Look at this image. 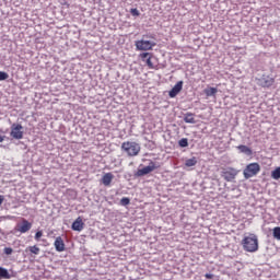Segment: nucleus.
<instances>
[{"label":"nucleus","mask_w":280,"mask_h":280,"mask_svg":"<svg viewBox=\"0 0 280 280\" xmlns=\"http://www.w3.org/2000/svg\"><path fill=\"white\" fill-rule=\"evenodd\" d=\"M241 244L246 253H257L259 250V238L255 234L245 236Z\"/></svg>","instance_id":"f257e3e1"},{"label":"nucleus","mask_w":280,"mask_h":280,"mask_svg":"<svg viewBox=\"0 0 280 280\" xmlns=\"http://www.w3.org/2000/svg\"><path fill=\"white\" fill-rule=\"evenodd\" d=\"M120 148L129 156H139L141 152V145L135 141H125Z\"/></svg>","instance_id":"f03ea898"},{"label":"nucleus","mask_w":280,"mask_h":280,"mask_svg":"<svg viewBox=\"0 0 280 280\" xmlns=\"http://www.w3.org/2000/svg\"><path fill=\"white\" fill-rule=\"evenodd\" d=\"M261 172V166L259 163L254 162L248 164L245 170L243 171L244 178H253V176H257L258 173Z\"/></svg>","instance_id":"7ed1b4c3"},{"label":"nucleus","mask_w":280,"mask_h":280,"mask_svg":"<svg viewBox=\"0 0 280 280\" xmlns=\"http://www.w3.org/2000/svg\"><path fill=\"white\" fill-rule=\"evenodd\" d=\"M138 51H152L156 47V43L152 40L139 39L135 42Z\"/></svg>","instance_id":"20e7f679"},{"label":"nucleus","mask_w":280,"mask_h":280,"mask_svg":"<svg viewBox=\"0 0 280 280\" xmlns=\"http://www.w3.org/2000/svg\"><path fill=\"white\" fill-rule=\"evenodd\" d=\"M25 132L23 131V125L13 122L11 125V131H10V137L12 139H16L18 141H21L23 139Z\"/></svg>","instance_id":"39448f33"},{"label":"nucleus","mask_w":280,"mask_h":280,"mask_svg":"<svg viewBox=\"0 0 280 280\" xmlns=\"http://www.w3.org/2000/svg\"><path fill=\"white\" fill-rule=\"evenodd\" d=\"M159 167H161V164L151 161L148 166H144L143 168H139L136 173V176H138V177L145 176V175L154 172V170H159Z\"/></svg>","instance_id":"423d86ee"},{"label":"nucleus","mask_w":280,"mask_h":280,"mask_svg":"<svg viewBox=\"0 0 280 280\" xmlns=\"http://www.w3.org/2000/svg\"><path fill=\"white\" fill-rule=\"evenodd\" d=\"M221 176L222 178H224V180H226V183H232V180H235L237 176V170H235L234 167L223 168L221 172Z\"/></svg>","instance_id":"0eeeda50"},{"label":"nucleus","mask_w":280,"mask_h":280,"mask_svg":"<svg viewBox=\"0 0 280 280\" xmlns=\"http://www.w3.org/2000/svg\"><path fill=\"white\" fill-rule=\"evenodd\" d=\"M15 231H18V233H27L32 231V222L27 221V219H22L21 223L16 224Z\"/></svg>","instance_id":"6e6552de"},{"label":"nucleus","mask_w":280,"mask_h":280,"mask_svg":"<svg viewBox=\"0 0 280 280\" xmlns=\"http://www.w3.org/2000/svg\"><path fill=\"white\" fill-rule=\"evenodd\" d=\"M139 58L142 62H145L148 69H156V66L152 62V54L151 52H141Z\"/></svg>","instance_id":"1a4fd4ad"},{"label":"nucleus","mask_w":280,"mask_h":280,"mask_svg":"<svg viewBox=\"0 0 280 280\" xmlns=\"http://www.w3.org/2000/svg\"><path fill=\"white\" fill-rule=\"evenodd\" d=\"M183 91V81H178L168 92L170 97H176Z\"/></svg>","instance_id":"9d476101"},{"label":"nucleus","mask_w":280,"mask_h":280,"mask_svg":"<svg viewBox=\"0 0 280 280\" xmlns=\"http://www.w3.org/2000/svg\"><path fill=\"white\" fill-rule=\"evenodd\" d=\"M72 231H83L84 230V221H82V217H78L71 226Z\"/></svg>","instance_id":"9b49d317"},{"label":"nucleus","mask_w":280,"mask_h":280,"mask_svg":"<svg viewBox=\"0 0 280 280\" xmlns=\"http://www.w3.org/2000/svg\"><path fill=\"white\" fill-rule=\"evenodd\" d=\"M54 246H55L57 253H63V250H65V241L62 240L61 236H58L55 240Z\"/></svg>","instance_id":"f8f14e48"},{"label":"nucleus","mask_w":280,"mask_h":280,"mask_svg":"<svg viewBox=\"0 0 280 280\" xmlns=\"http://www.w3.org/2000/svg\"><path fill=\"white\" fill-rule=\"evenodd\" d=\"M272 84H275V78H272L270 75L262 78L261 86L264 89H270V86H272Z\"/></svg>","instance_id":"ddd939ff"},{"label":"nucleus","mask_w":280,"mask_h":280,"mask_svg":"<svg viewBox=\"0 0 280 280\" xmlns=\"http://www.w3.org/2000/svg\"><path fill=\"white\" fill-rule=\"evenodd\" d=\"M113 178H115V176L113 175V173H106L105 175H103L102 177V183L105 187H110V184L113 183Z\"/></svg>","instance_id":"4468645a"},{"label":"nucleus","mask_w":280,"mask_h":280,"mask_svg":"<svg viewBox=\"0 0 280 280\" xmlns=\"http://www.w3.org/2000/svg\"><path fill=\"white\" fill-rule=\"evenodd\" d=\"M237 150H240L242 154H246L247 156L253 155V150L247 145L241 144L237 147Z\"/></svg>","instance_id":"2eb2a0df"},{"label":"nucleus","mask_w":280,"mask_h":280,"mask_svg":"<svg viewBox=\"0 0 280 280\" xmlns=\"http://www.w3.org/2000/svg\"><path fill=\"white\" fill-rule=\"evenodd\" d=\"M185 124H196V118L194 117L192 113H187L184 116Z\"/></svg>","instance_id":"dca6fc26"},{"label":"nucleus","mask_w":280,"mask_h":280,"mask_svg":"<svg viewBox=\"0 0 280 280\" xmlns=\"http://www.w3.org/2000/svg\"><path fill=\"white\" fill-rule=\"evenodd\" d=\"M0 279H12V275H10L8 269L0 267Z\"/></svg>","instance_id":"f3484780"},{"label":"nucleus","mask_w":280,"mask_h":280,"mask_svg":"<svg viewBox=\"0 0 280 280\" xmlns=\"http://www.w3.org/2000/svg\"><path fill=\"white\" fill-rule=\"evenodd\" d=\"M27 250H30L31 255H40V247L36 245L27 247Z\"/></svg>","instance_id":"a211bd4d"},{"label":"nucleus","mask_w":280,"mask_h":280,"mask_svg":"<svg viewBox=\"0 0 280 280\" xmlns=\"http://www.w3.org/2000/svg\"><path fill=\"white\" fill-rule=\"evenodd\" d=\"M198 163V160L196 158H191L186 160L185 165L186 167H194Z\"/></svg>","instance_id":"6ab92c4d"},{"label":"nucleus","mask_w":280,"mask_h":280,"mask_svg":"<svg viewBox=\"0 0 280 280\" xmlns=\"http://www.w3.org/2000/svg\"><path fill=\"white\" fill-rule=\"evenodd\" d=\"M215 93H218V89L215 88H209L205 90L207 97H211L212 95H215Z\"/></svg>","instance_id":"aec40b11"},{"label":"nucleus","mask_w":280,"mask_h":280,"mask_svg":"<svg viewBox=\"0 0 280 280\" xmlns=\"http://www.w3.org/2000/svg\"><path fill=\"white\" fill-rule=\"evenodd\" d=\"M271 178H273L275 180H279V178H280V167H277L276 170H273L271 172Z\"/></svg>","instance_id":"412c9836"},{"label":"nucleus","mask_w":280,"mask_h":280,"mask_svg":"<svg viewBox=\"0 0 280 280\" xmlns=\"http://www.w3.org/2000/svg\"><path fill=\"white\" fill-rule=\"evenodd\" d=\"M178 145H179L180 148H187V145H189V142H188L187 138L180 139V140L178 141Z\"/></svg>","instance_id":"4be33fe9"},{"label":"nucleus","mask_w":280,"mask_h":280,"mask_svg":"<svg viewBox=\"0 0 280 280\" xmlns=\"http://www.w3.org/2000/svg\"><path fill=\"white\" fill-rule=\"evenodd\" d=\"M273 237L280 241V226L273 228Z\"/></svg>","instance_id":"5701e85b"},{"label":"nucleus","mask_w":280,"mask_h":280,"mask_svg":"<svg viewBox=\"0 0 280 280\" xmlns=\"http://www.w3.org/2000/svg\"><path fill=\"white\" fill-rule=\"evenodd\" d=\"M120 205H121L122 207H128V205H130V198L124 197V198L120 200Z\"/></svg>","instance_id":"b1692460"},{"label":"nucleus","mask_w":280,"mask_h":280,"mask_svg":"<svg viewBox=\"0 0 280 280\" xmlns=\"http://www.w3.org/2000/svg\"><path fill=\"white\" fill-rule=\"evenodd\" d=\"M8 78H10L8 72L0 71V82H2L3 80H8Z\"/></svg>","instance_id":"393cba45"},{"label":"nucleus","mask_w":280,"mask_h":280,"mask_svg":"<svg viewBox=\"0 0 280 280\" xmlns=\"http://www.w3.org/2000/svg\"><path fill=\"white\" fill-rule=\"evenodd\" d=\"M42 237H43V231H37L35 234V241L40 242Z\"/></svg>","instance_id":"a878e982"},{"label":"nucleus","mask_w":280,"mask_h":280,"mask_svg":"<svg viewBox=\"0 0 280 280\" xmlns=\"http://www.w3.org/2000/svg\"><path fill=\"white\" fill-rule=\"evenodd\" d=\"M4 255H12V253H14V249H12V247H5L3 249Z\"/></svg>","instance_id":"bb28decb"},{"label":"nucleus","mask_w":280,"mask_h":280,"mask_svg":"<svg viewBox=\"0 0 280 280\" xmlns=\"http://www.w3.org/2000/svg\"><path fill=\"white\" fill-rule=\"evenodd\" d=\"M130 14L132 15V16H139V10L138 9H131L130 10Z\"/></svg>","instance_id":"cd10ccee"},{"label":"nucleus","mask_w":280,"mask_h":280,"mask_svg":"<svg viewBox=\"0 0 280 280\" xmlns=\"http://www.w3.org/2000/svg\"><path fill=\"white\" fill-rule=\"evenodd\" d=\"M205 277L206 279H213V273H206Z\"/></svg>","instance_id":"c85d7f7f"},{"label":"nucleus","mask_w":280,"mask_h":280,"mask_svg":"<svg viewBox=\"0 0 280 280\" xmlns=\"http://www.w3.org/2000/svg\"><path fill=\"white\" fill-rule=\"evenodd\" d=\"M3 200H5V197L3 195H0V207L3 205Z\"/></svg>","instance_id":"c756f323"},{"label":"nucleus","mask_w":280,"mask_h":280,"mask_svg":"<svg viewBox=\"0 0 280 280\" xmlns=\"http://www.w3.org/2000/svg\"><path fill=\"white\" fill-rule=\"evenodd\" d=\"M4 140H5V136H0V143H3Z\"/></svg>","instance_id":"7c9ffc66"}]
</instances>
